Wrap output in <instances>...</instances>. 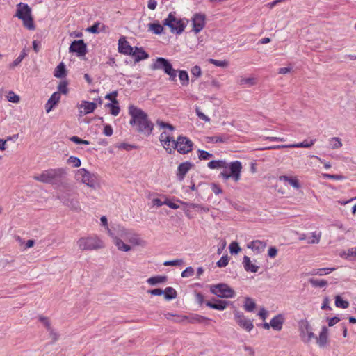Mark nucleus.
I'll use <instances>...</instances> for the list:
<instances>
[{
  "instance_id": "13d9d810",
  "label": "nucleus",
  "mask_w": 356,
  "mask_h": 356,
  "mask_svg": "<svg viewBox=\"0 0 356 356\" xmlns=\"http://www.w3.org/2000/svg\"><path fill=\"white\" fill-rule=\"evenodd\" d=\"M195 113H196V115L198 116V118L200 119H201L202 120H203L206 122H210V118L207 115H206L203 112H202L199 108L197 107L195 108Z\"/></svg>"
},
{
  "instance_id": "b1692460",
  "label": "nucleus",
  "mask_w": 356,
  "mask_h": 356,
  "mask_svg": "<svg viewBox=\"0 0 356 356\" xmlns=\"http://www.w3.org/2000/svg\"><path fill=\"white\" fill-rule=\"evenodd\" d=\"M315 339L320 348H323L326 347L328 343V329L326 327H323L318 337H316Z\"/></svg>"
},
{
  "instance_id": "2f4dec72",
  "label": "nucleus",
  "mask_w": 356,
  "mask_h": 356,
  "mask_svg": "<svg viewBox=\"0 0 356 356\" xmlns=\"http://www.w3.org/2000/svg\"><path fill=\"white\" fill-rule=\"evenodd\" d=\"M335 270H336L335 268H323L313 269L308 274L309 275L323 276L325 275H328V274L331 273L332 272L334 271Z\"/></svg>"
},
{
  "instance_id": "c9c22d12",
  "label": "nucleus",
  "mask_w": 356,
  "mask_h": 356,
  "mask_svg": "<svg viewBox=\"0 0 356 356\" xmlns=\"http://www.w3.org/2000/svg\"><path fill=\"white\" fill-rule=\"evenodd\" d=\"M321 238V232H313L308 236V244H318L320 242Z\"/></svg>"
},
{
  "instance_id": "79ce46f5",
  "label": "nucleus",
  "mask_w": 356,
  "mask_h": 356,
  "mask_svg": "<svg viewBox=\"0 0 356 356\" xmlns=\"http://www.w3.org/2000/svg\"><path fill=\"white\" fill-rule=\"evenodd\" d=\"M257 81L255 77L242 78L239 81V84L241 86H252L256 85Z\"/></svg>"
},
{
  "instance_id": "4c0bfd02",
  "label": "nucleus",
  "mask_w": 356,
  "mask_h": 356,
  "mask_svg": "<svg viewBox=\"0 0 356 356\" xmlns=\"http://www.w3.org/2000/svg\"><path fill=\"white\" fill-rule=\"evenodd\" d=\"M181 203L186 207L190 208L196 209L199 212L201 213H207L209 211V208L204 207L201 204H194V203H188L184 202H181Z\"/></svg>"
},
{
  "instance_id": "49530a36",
  "label": "nucleus",
  "mask_w": 356,
  "mask_h": 356,
  "mask_svg": "<svg viewBox=\"0 0 356 356\" xmlns=\"http://www.w3.org/2000/svg\"><path fill=\"white\" fill-rule=\"evenodd\" d=\"M335 305L337 307L346 309L349 307V302L343 300L340 296H335Z\"/></svg>"
},
{
  "instance_id": "4d7b16f0",
  "label": "nucleus",
  "mask_w": 356,
  "mask_h": 356,
  "mask_svg": "<svg viewBox=\"0 0 356 356\" xmlns=\"http://www.w3.org/2000/svg\"><path fill=\"white\" fill-rule=\"evenodd\" d=\"M58 92L66 95L68 92L67 83L65 81L60 82L58 86Z\"/></svg>"
},
{
  "instance_id": "393cba45",
  "label": "nucleus",
  "mask_w": 356,
  "mask_h": 356,
  "mask_svg": "<svg viewBox=\"0 0 356 356\" xmlns=\"http://www.w3.org/2000/svg\"><path fill=\"white\" fill-rule=\"evenodd\" d=\"M60 95L59 92H56L51 95L45 104V109L47 113H49L54 107L59 102Z\"/></svg>"
},
{
  "instance_id": "9b49d317",
  "label": "nucleus",
  "mask_w": 356,
  "mask_h": 356,
  "mask_svg": "<svg viewBox=\"0 0 356 356\" xmlns=\"http://www.w3.org/2000/svg\"><path fill=\"white\" fill-rule=\"evenodd\" d=\"M210 291L222 298H232L235 296L234 290L224 283L211 285L210 286Z\"/></svg>"
},
{
  "instance_id": "20e7f679",
  "label": "nucleus",
  "mask_w": 356,
  "mask_h": 356,
  "mask_svg": "<svg viewBox=\"0 0 356 356\" xmlns=\"http://www.w3.org/2000/svg\"><path fill=\"white\" fill-rule=\"evenodd\" d=\"M115 236L120 238L123 242L124 240L129 243L130 245H128L131 246H145L146 242L143 240L138 234L134 232L131 229H127L122 226L118 225L116 228H115ZM127 245V243H126Z\"/></svg>"
},
{
  "instance_id": "e2e57ef3",
  "label": "nucleus",
  "mask_w": 356,
  "mask_h": 356,
  "mask_svg": "<svg viewBox=\"0 0 356 356\" xmlns=\"http://www.w3.org/2000/svg\"><path fill=\"white\" fill-rule=\"evenodd\" d=\"M194 274V269L192 267H187L182 273V277H189L193 276Z\"/></svg>"
},
{
  "instance_id": "1a4fd4ad",
  "label": "nucleus",
  "mask_w": 356,
  "mask_h": 356,
  "mask_svg": "<svg viewBox=\"0 0 356 356\" xmlns=\"http://www.w3.org/2000/svg\"><path fill=\"white\" fill-rule=\"evenodd\" d=\"M229 170L228 172L226 169L220 172V177L224 180L232 179L234 182H238L241 179L242 164L240 161H236L227 163V168Z\"/></svg>"
},
{
  "instance_id": "7c9ffc66",
  "label": "nucleus",
  "mask_w": 356,
  "mask_h": 356,
  "mask_svg": "<svg viewBox=\"0 0 356 356\" xmlns=\"http://www.w3.org/2000/svg\"><path fill=\"white\" fill-rule=\"evenodd\" d=\"M243 264L246 271L256 273L258 271L259 267L252 264L250 259L248 256H245L243 260Z\"/></svg>"
},
{
  "instance_id": "603ef678",
  "label": "nucleus",
  "mask_w": 356,
  "mask_h": 356,
  "mask_svg": "<svg viewBox=\"0 0 356 356\" xmlns=\"http://www.w3.org/2000/svg\"><path fill=\"white\" fill-rule=\"evenodd\" d=\"M229 139V136L227 135H222V136H215L211 138V140L213 143H226Z\"/></svg>"
},
{
  "instance_id": "a878e982",
  "label": "nucleus",
  "mask_w": 356,
  "mask_h": 356,
  "mask_svg": "<svg viewBox=\"0 0 356 356\" xmlns=\"http://www.w3.org/2000/svg\"><path fill=\"white\" fill-rule=\"evenodd\" d=\"M284 318L282 314L274 316L270 321V327L277 331H280L282 328Z\"/></svg>"
},
{
  "instance_id": "e433bc0d",
  "label": "nucleus",
  "mask_w": 356,
  "mask_h": 356,
  "mask_svg": "<svg viewBox=\"0 0 356 356\" xmlns=\"http://www.w3.org/2000/svg\"><path fill=\"white\" fill-rule=\"evenodd\" d=\"M163 295L165 300H170L176 298L177 294L174 288L169 286L165 289Z\"/></svg>"
},
{
  "instance_id": "dca6fc26",
  "label": "nucleus",
  "mask_w": 356,
  "mask_h": 356,
  "mask_svg": "<svg viewBox=\"0 0 356 356\" xmlns=\"http://www.w3.org/2000/svg\"><path fill=\"white\" fill-rule=\"evenodd\" d=\"M316 142V139H312L310 141L307 140H305L302 143L290 144V145H274L270 147H266L259 148L260 150H266V149H277L281 148H294V147H304V148H309L311 147Z\"/></svg>"
},
{
  "instance_id": "0e129e2a",
  "label": "nucleus",
  "mask_w": 356,
  "mask_h": 356,
  "mask_svg": "<svg viewBox=\"0 0 356 356\" xmlns=\"http://www.w3.org/2000/svg\"><path fill=\"white\" fill-rule=\"evenodd\" d=\"M229 257L228 256H222L219 261H217V266L218 267H225L228 264Z\"/></svg>"
},
{
  "instance_id": "0eeeda50",
  "label": "nucleus",
  "mask_w": 356,
  "mask_h": 356,
  "mask_svg": "<svg viewBox=\"0 0 356 356\" xmlns=\"http://www.w3.org/2000/svg\"><path fill=\"white\" fill-rule=\"evenodd\" d=\"M15 16L22 20L23 24L26 29L29 30H33L35 29L33 19L31 16V9L27 4L23 3H19L17 6Z\"/></svg>"
},
{
  "instance_id": "4be33fe9",
  "label": "nucleus",
  "mask_w": 356,
  "mask_h": 356,
  "mask_svg": "<svg viewBox=\"0 0 356 356\" xmlns=\"http://www.w3.org/2000/svg\"><path fill=\"white\" fill-rule=\"evenodd\" d=\"M279 181L288 183L293 188L298 190L301 188V184L296 176L282 175L279 177Z\"/></svg>"
},
{
  "instance_id": "7ed1b4c3",
  "label": "nucleus",
  "mask_w": 356,
  "mask_h": 356,
  "mask_svg": "<svg viewBox=\"0 0 356 356\" xmlns=\"http://www.w3.org/2000/svg\"><path fill=\"white\" fill-rule=\"evenodd\" d=\"M66 174L64 168L48 169L34 175L33 179L44 184L58 185Z\"/></svg>"
},
{
  "instance_id": "a211bd4d",
  "label": "nucleus",
  "mask_w": 356,
  "mask_h": 356,
  "mask_svg": "<svg viewBox=\"0 0 356 356\" xmlns=\"http://www.w3.org/2000/svg\"><path fill=\"white\" fill-rule=\"evenodd\" d=\"M159 140L169 154L172 153V145H173L175 140L170 133L166 131H163L159 136Z\"/></svg>"
},
{
  "instance_id": "6e6d98bb",
  "label": "nucleus",
  "mask_w": 356,
  "mask_h": 356,
  "mask_svg": "<svg viewBox=\"0 0 356 356\" xmlns=\"http://www.w3.org/2000/svg\"><path fill=\"white\" fill-rule=\"evenodd\" d=\"M67 163L72 164L75 168H79L81 164V160L79 158L73 156L69 157L67 159Z\"/></svg>"
},
{
  "instance_id": "c85d7f7f",
  "label": "nucleus",
  "mask_w": 356,
  "mask_h": 356,
  "mask_svg": "<svg viewBox=\"0 0 356 356\" xmlns=\"http://www.w3.org/2000/svg\"><path fill=\"white\" fill-rule=\"evenodd\" d=\"M132 56L134 57V60L136 62H139L142 60L147 59L149 57L147 53H146L142 48L135 47L132 51V54H131Z\"/></svg>"
},
{
  "instance_id": "39448f33",
  "label": "nucleus",
  "mask_w": 356,
  "mask_h": 356,
  "mask_svg": "<svg viewBox=\"0 0 356 356\" xmlns=\"http://www.w3.org/2000/svg\"><path fill=\"white\" fill-rule=\"evenodd\" d=\"M77 245L81 251L95 250L104 248V243L97 236L82 237L77 241Z\"/></svg>"
},
{
  "instance_id": "aec40b11",
  "label": "nucleus",
  "mask_w": 356,
  "mask_h": 356,
  "mask_svg": "<svg viewBox=\"0 0 356 356\" xmlns=\"http://www.w3.org/2000/svg\"><path fill=\"white\" fill-rule=\"evenodd\" d=\"M97 107V104L95 102H90L88 101H82L79 105V110L80 115H87L95 111Z\"/></svg>"
},
{
  "instance_id": "72a5a7b5",
  "label": "nucleus",
  "mask_w": 356,
  "mask_h": 356,
  "mask_svg": "<svg viewBox=\"0 0 356 356\" xmlns=\"http://www.w3.org/2000/svg\"><path fill=\"white\" fill-rule=\"evenodd\" d=\"M256 306H257V305L252 298H251L250 297L245 298L243 308L246 312H253L255 309Z\"/></svg>"
},
{
  "instance_id": "cd10ccee",
  "label": "nucleus",
  "mask_w": 356,
  "mask_h": 356,
  "mask_svg": "<svg viewBox=\"0 0 356 356\" xmlns=\"http://www.w3.org/2000/svg\"><path fill=\"white\" fill-rule=\"evenodd\" d=\"M147 28L148 31L156 35L162 34L164 30L163 25L161 24L159 21L148 24Z\"/></svg>"
},
{
  "instance_id": "680f3d73",
  "label": "nucleus",
  "mask_w": 356,
  "mask_h": 356,
  "mask_svg": "<svg viewBox=\"0 0 356 356\" xmlns=\"http://www.w3.org/2000/svg\"><path fill=\"white\" fill-rule=\"evenodd\" d=\"M184 264L182 259H175L172 261H166L163 263L164 266H181Z\"/></svg>"
},
{
  "instance_id": "ea45409f",
  "label": "nucleus",
  "mask_w": 356,
  "mask_h": 356,
  "mask_svg": "<svg viewBox=\"0 0 356 356\" xmlns=\"http://www.w3.org/2000/svg\"><path fill=\"white\" fill-rule=\"evenodd\" d=\"M340 256L345 259H356V248H352L340 253Z\"/></svg>"
},
{
  "instance_id": "bb28decb",
  "label": "nucleus",
  "mask_w": 356,
  "mask_h": 356,
  "mask_svg": "<svg viewBox=\"0 0 356 356\" xmlns=\"http://www.w3.org/2000/svg\"><path fill=\"white\" fill-rule=\"evenodd\" d=\"M192 164L190 162H184L178 166L177 177L179 181H182L186 174L191 168Z\"/></svg>"
},
{
  "instance_id": "ddd939ff",
  "label": "nucleus",
  "mask_w": 356,
  "mask_h": 356,
  "mask_svg": "<svg viewBox=\"0 0 356 356\" xmlns=\"http://www.w3.org/2000/svg\"><path fill=\"white\" fill-rule=\"evenodd\" d=\"M193 142L185 136H179L172 145V152L177 149L180 154H186L192 150Z\"/></svg>"
},
{
  "instance_id": "c756f323",
  "label": "nucleus",
  "mask_w": 356,
  "mask_h": 356,
  "mask_svg": "<svg viewBox=\"0 0 356 356\" xmlns=\"http://www.w3.org/2000/svg\"><path fill=\"white\" fill-rule=\"evenodd\" d=\"M229 304V302L225 300H216V302H211L210 301H207L206 302V305L210 308L222 311L225 309Z\"/></svg>"
},
{
  "instance_id": "f257e3e1",
  "label": "nucleus",
  "mask_w": 356,
  "mask_h": 356,
  "mask_svg": "<svg viewBox=\"0 0 356 356\" xmlns=\"http://www.w3.org/2000/svg\"><path fill=\"white\" fill-rule=\"evenodd\" d=\"M129 113L131 117L130 124L136 126L138 131L149 136L154 129V124L148 120L147 113L134 105L129 106Z\"/></svg>"
},
{
  "instance_id": "f03ea898",
  "label": "nucleus",
  "mask_w": 356,
  "mask_h": 356,
  "mask_svg": "<svg viewBox=\"0 0 356 356\" xmlns=\"http://www.w3.org/2000/svg\"><path fill=\"white\" fill-rule=\"evenodd\" d=\"M75 180L80 184L86 185L92 190H99L101 188L99 176L92 173L86 168H80L75 171Z\"/></svg>"
},
{
  "instance_id": "473e14b6",
  "label": "nucleus",
  "mask_w": 356,
  "mask_h": 356,
  "mask_svg": "<svg viewBox=\"0 0 356 356\" xmlns=\"http://www.w3.org/2000/svg\"><path fill=\"white\" fill-rule=\"evenodd\" d=\"M106 107L110 109V112L113 115H118L120 113V107L118 106V102L116 98L112 99V103H108L106 104Z\"/></svg>"
},
{
  "instance_id": "8fccbe9b",
  "label": "nucleus",
  "mask_w": 356,
  "mask_h": 356,
  "mask_svg": "<svg viewBox=\"0 0 356 356\" xmlns=\"http://www.w3.org/2000/svg\"><path fill=\"white\" fill-rule=\"evenodd\" d=\"M209 62L215 66L220 67H227L229 65V62L227 60H218L216 59L211 58L209 60Z\"/></svg>"
},
{
  "instance_id": "2eb2a0df",
  "label": "nucleus",
  "mask_w": 356,
  "mask_h": 356,
  "mask_svg": "<svg viewBox=\"0 0 356 356\" xmlns=\"http://www.w3.org/2000/svg\"><path fill=\"white\" fill-rule=\"evenodd\" d=\"M234 320L236 323L245 331L250 332L254 328L252 321L248 319L243 312L235 309L234 311Z\"/></svg>"
},
{
  "instance_id": "774afa93",
  "label": "nucleus",
  "mask_w": 356,
  "mask_h": 356,
  "mask_svg": "<svg viewBox=\"0 0 356 356\" xmlns=\"http://www.w3.org/2000/svg\"><path fill=\"white\" fill-rule=\"evenodd\" d=\"M268 315V312L266 309H265L264 307L261 308L258 313V316L264 321Z\"/></svg>"
},
{
  "instance_id": "5fc2aeb1",
  "label": "nucleus",
  "mask_w": 356,
  "mask_h": 356,
  "mask_svg": "<svg viewBox=\"0 0 356 356\" xmlns=\"http://www.w3.org/2000/svg\"><path fill=\"white\" fill-rule=\"evenodd\" d=\"M229 251L231 254H237L241 251V248L238 243L236 241H233L229 245Z\"/></svg>"
},
{
  "instance_id": "423d86ee",
  "label": "nucleus",
  "mask_w": 356,
  "mask_h": 356,
  "mask_svg": "<svg viewBox=\"0 0 356 356\" xmlns=\"http://www.w3.org/2000/svg\"><path fill=\"white\" fill-rule=\"evenodd\" d=\"M151 69L152 70H163L169 76L170 81H176L177 71L173 69L170 61L164 58H156L151 65Z\"/></svg>"
},
{
  "instance_id": "6e6552de",
  "label": "nucleus",
  "mask_w": 356,
  "mask_h": 356,
  "mask_svg": "<svg viewBox=\"0 0 356 356\" xmlns=\"http://www.w3.org/2000/svg\"><path fill=\"white\" fill-rule=\"evenodd\" d=\"M163 26L169 27L172 33L181 34L186 28V24L184 19L177 17L175 13L171 12L163 20Z\"/></svg>"
},
{
  "instance_id": "37998d69",
  "label": "nucleus",
  "mask_w": 356,
  "mask_h": 356,
  "mask_svg": "<svg viewBox=\"0 0 356 356\" xmlns=\"http://www.w3.org/2000/svg\"><path fill=\"white\" fill-rule=\"evenodd\" d=\"M309 282L314 287L323 288L327 285V282L325 280H317L311 278L309 280Z\"/></svg>"
},
{
  "instance_id": "09e8293b",
  "label": "nucleus",
  "mask_w": 356,
  "mask_h": 356,
  "mask_svg": "<svg viewBox=\"0 0 356 356\" xmlns=\"http://www.w3.org/2000/svg\"><path fill=\"white\" fill-rule=\"evenodd\" d=\"M179 78L183 86H186L188 85L189 76L186 71L180 70L179 72Z\"/></svg>"
},
{
  "instance_id": "412c9836",
  "label": "nucleus",
  "mask_w": 356,
  "mask_h": 356,
  "mask_svg": "<svg viewBox=\"0 0 356 356\" xmlns=\"http://www.w3.org/2000/svg\"><path fill=\"white\" fill-rule=\"evenodd\" d=\"M248 248L252 250L255 254H261L266 247V243L260 240H254L249 243Z\"/></svg>"
},
{
  "instance_id": "864d4df0",
  "label": "nucleus",
  "mask_w": 356,
  "mask_h": 356,
  "mask_svg": "<svg viewBox=\"0 0 356 356\" xmlns=\"http://www.w3.org/2000/svg\"><path fill=\"white\" fill-rule=\"evenodd\" d=\"M26 56L25 50H23L21 54L10 64V67L14 68L17 66Z\"/></svg>"
},
{
  "instance_id": "a19ab883",
  "label": "nucleus",
  "mask_w": 356,
  "mask_h": 356,
  "mask_svg": "<svg viewBox=\"0 0 356 356\" xmlns=\"http://www.w3.org/2000/svg\"><path fill=\"white\" fill-rule=\"evenodd\" d=\"M329 145L332 149H338L342 147L343 144L339 138L333 137L329 140Z\"/></svg>"
},
{
  "instance_id": "a18cd8bd",
  "label": "nucleus",
  "mask_w": 356,
  "mask_h": 356,
  "mask_svg": "<svg viewBox=\"0 0 356 356\" xmlns=\"http://www.w3.org/2000/svg\"><path fill=\"white\" fill-rule=\"evenodd\" d=\"M6 99L8 102L18 104L20 102V97L19 95L15 94L13 91L10 90L7 92Z\"/></svg>"
},
{
  "instance_id": "9d476101",
  "label": "nucleus",
  "mask_w": 356,
  "mask_h": 356,
  "mask_svg": "<svg viewBox=\"0 0 356 356\" xmlns=\"http://www.w3.org/2000/svg\"><path fill=\"white\" fill-rule=\"evenodd\" d=\"M298 331L300 337L305 343H309L316 338L309 322L306 319H302L298 322Z\"/></svg>"
},
{
  "instance_id": "bf43d9fd",
  "label": "nucleus",
  "mask_w": 356,
  "mask_h": 356,
  "mask_svg": "<svg viewBox=\"0 0 356 356\" xmlns=\"http://www.w3.org/2000/svg\"><path fill=\"white\" fill-rule=\"evenodd\" d=\"M198 157L200 160H207L213 156L212 154L204 150H198Z\"/></svg>"
},
{
  "instance_id": "6ab92c4d",
  "label": "nucleus",
  "mask_w": 356,
  "mask_h": 356,
  "mask_svg": "<svg viewBox=\"0 0 356 356\" xmlns=\"http://www.w3.org/2000/svg\"><path fill=\"white\" fill-rule=\"evenodd\" d=\"M70 51L76 53L77 56H83L86 53V45L83 40H74L70 47Z\"/></svg>"
},
{
  "instance_id": "58836bf2",
  "label": "nucleus",
  "mask_w": 356,
  "mask_h": 356,
  "mask_svg": "<svg viewBox=\"0 0 356 356\" xmlns=\"http://www.w3.org/2000/svg\"><path fill=\"white\" fill-rule=\"evenodd\" d=\"M54 75L57 78H62L66 75L65 66L63 63H60L56 67Z\"/></svg>"
},
{
  "instance_id": "f704fd0d",
  "label": "nucleus",
  "mask_w": 356,
  "mask_h": 356,
  "mask_svg": "<svg viewBox=\"0 0 356 356\" xmlns=\"http://www.w3.org/2000/svg\"><path fill=\"white\" fill-rule=\"evenodd\" d=\"M207 166L210 169L225 168V170L227 168V163L222 160L211 161L208 163Z\"/></svg>"
},
{
  "instance_id": "f8f14e48",
  "label": "nucleus",
  "mask_w": 356,
  "mask_h": 356,
  "mask_svg": "<svg viewBox=\"0 0 356 356\" xmlns=\"http://www.w3.org/2000/svg\"><path fill=\"white\" fill-rule=\"evenodd\" d=\"M100 221L102 225L106 229L108 234L112 238L113 242L114 243L118 250L123 252H129L131 250V246L127 245L126 243L123 242L120 238L115 236V232H112V230L109 229L108 225L107 218L105 216L101 217Z\"/></svg>"
},
{
  "instance_id": "de8ad7c7",
  "label": "nucleus",
  "mask_w": 356,
  "mask_h": 356,
  "mask_svg": "<svg viewBox=\"0 0 356 356\" xmlns=\"http://www.w3.org/2000/svg\"><path fill=\"white\" fill-rule=\"evenodd\" d=\"M166 277L164 276H155V277H151L149 279H147V282L150 285H155L159 283H162L165 282Z\"/></svg>"
},
{
  "instance_id": "338daca9",
  "label": "nucleus",
  "mask_w": 356,
  "mask_h": 356,
  "mask_svg": "<svg viewBox=\"0 0 356 356\" xmlns=\"http://www.w3.org/2000/svg\"><path fill=\"white\" fill-rule=\"evenodd\" d=\"M277 249L275 247H270L268 250V255L270 258H275L277 254Z\"/></svg>"
},
{
  "instance_id": "69168bd1",
  "label": "nucleus",
  "mask_w": 356,
  "mask_h": 356,
  "mask_svg": "<svg viewBox=\"0 0 356 356\" xmlns=\"http://www.w3.org/2000/svg\"><path fill=\"white\" fill-rule=\"evenodd\" d=\"M322 177L324 178L332 179H335V180H342L344 179V177L342 175H330V174H327V173L322 174Z\"/></svg>"
},
{
  "instance_id": "5701e85b",
  "label": "nucleus",
  "mask_w": 356,
  "mask_h": 356,
  "mask_svg": "<svg viewBox=\"0 0 356 356\" xmlns=\"http://www.w3.org/2000/svg\"><path fill=\"white\" fill-rule=\"evenodd\" d=\"M134 48L129 45L125 38H120L118 41V51L120 53L125 55H131Z\"/></svg>"
},
{
  "instance_id": "f3484780",
  "label": "nucleus",
  "mask_w": 356,
  "mask_h": 356,
  "mask_svg": "<svg viewBox=\"0 0 356 356\" xmlns=\"http://www.w3.org/2000/svg\"><path fill=\"white\" fill-rule=\"evenodd\" d=\"M206 16L202 13H196L191 19L193 24V31L197 33L200 32L205 26Z\"/></svg>"
},
{
  "instance_id": "4468645a",
  "label": "nucleus",
  "mask_w": 356,
  "mask_h": 356,
  "mask_svg": "<svg viewBox=\"0 0 356 356\" xmlns=\"http://www.w3.org/2000/svg\"><path fill=\"white\" fill-rule=\"evenodd\" d=\"M58 199L72 211L78 212L81 210L79 200L72 194H60L58 195Z\"/></svg>"
},
{
  "instance_id": "3c124183",
  "label": "nucleus",
  "mask_w": 356,
  "mask_h": 356,
  "mask_svg": "<svg viewBox=\"0 0 356 356\" xmlns=\"http://www.w3.org/2000/svg\"><path fill=\"white\" fill-rule=\"evenodd\" d=\"M156 124L161 129H168L170 132L175 130V127L172 125L163 121L158 120Z\"/></svg>"
},
{
  "instance_id": "c03bdc74",
  "label": "nucleus",
  "mask_w": 356,
  "mask_h": 356,
  "mask_svg": "<svg viewBox=\"0 0 356 356\" xmlns=\"http://www.w3.org/2000/svg\"><path fill=\"white\" fill-rule=\"evenodd\" d=\"M39 321L44 325V326L51 332V334H54V337L56 339V333H53L51 327V323L49 319L47 317L40 316H39Z\"/></svg>"
},
{
  "instance_id": "052dcab7",
  "label": "nucleus",
  "mask_w": 356,
  "mask_h": 356,
  "mask_svg": "<svg viewBox=\"0 0 356 356\" xmlns=\"http://www.w3.org/2000/svg\"><path fill=\"white\" fill-rule=\"evenodd\" d=\"M191 73L195 78H198L202 75L201 68L199 66L195 65L191 68Z\"/></svg>"
}]
</instances>
